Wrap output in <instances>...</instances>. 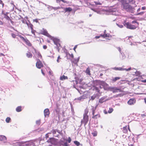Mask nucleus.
Instances as JSON below:
<instances>
[{"label":"nucleus","instance_id":"37998d69","mask_svg":"<svg viewBox=\"0 0 146 146\" xmlns=\"http://www.w3.org/2000/svg\"><path fill=\"white\" fill-rule=\"evenodd\" d=\"M104 112L105 114H107L108 112H107L106 110H105L104 111Z\"/></svg>","mask_w":146,"mask_h":146},{"label":"nucleus","instance_id":"393cba45","mask_svg":"<svg viewBox=\"0 0 146 146\" xmlns=\"http://www.w3.org/2000/svg\"><path fill=\"white\" fill-rule=\"evenodd\" d=\"M123 131L124 133H126L127 132V126H126L123 127Z\"/></svg>","mask_w":146,"mask_h":146},{"label":"nucleus","instance_id":"423d86ee","mask_svg":"<svg viewBox=\"0 0 146 146\" xmlns=\"http://www.w3.org/2000/svg\"><path fill=\"white\" fill-rule=\"evenodd\" d=\"M36 61L37 62L36 63V65L38 68L40 69L43 66V65L39 59H36Z\"/></svg>","mask_w":146,"mask_h":146},{"label":"nucleus","instance_id":"4468645a","mask_svg":"<svg viewBox=\"0 0 146 146\" xmlns=\"http://www.w3.org/2000/svg\"><path fill=\"white\" fill-rule=\"evenodd\" d=\"M107 100H105V97H103L100 98L99 100V103L102 104L104 102L106 101Z\"/></svg>","mask_w":146,"mask_h":146},{"label":"nucleus","instance_id":"f3484780","mask_svg":"<svg viewBox=\"0 0 146 146\" xmlns=\"http://www.w3.org/2000/svg\"><path fill=\"white\" fill-rule=\"evenodd\" d=\"M100 115L99 113L97 114L96 115H94L93 116L92 118L94 119H96L100 118Z\"/></svg>","mask_w":146,"mask_h":146},{"label":"nucleus","instance_id":"c756f323","mask_svg":"<svg viewBox=\"0 0 146 146\" xmlns=\"http://www.w3.org/2000/svg\"><path fill=\"white\" fill-rule=\"evenodd\" d=\"M4 5V3H3L2 1L1 0H0V7L3 8Z\"/></svg>","mask_w":146,"mask_h":146},{"label":"nucleus","instance_id":"ea45409f","mask_svg":"<svg viewBox=\"0 0 146 146\" xmlns=\"http://www.w3.org/2000/svg\"><path fill=\"white\" fill-rule=\"evenodd\" d=\"M144 12H142L140 13H139L137 14V15H142L143 14Z\"/></svg>","mask_w":146,"mask_h":146},{"label":"nucleus","instance_id":"49530a36","mask_svg":"<svg viewBox=\"0 0 146 146\" xmlns=\"http://www.w3.org/2000/svg\"><path fill=\"white\" fill-rule=\"evenodd\" d=\"M64 146H68V144L67 142H65L64 144Z\"/></svg>","mask_w":146,"mask_h":146},{"label":"nucleus","instance_id":"a878e982","mask_svg":"<svg viewBox=\"0 0 146 146\" xmlns=\"http://www.w3.org/2000/svg\"><path fill=\"white\" fill-rule=\"evenodd\" d=\"M16 110L17 111L19 112L22 111L21 107L19 106L17 107L16 109Z\"/></svg>","mask_w":146,"mask_h":146},{"label":"nucleus","instance_id":"4d7b16f0","mask_svg":"<svg viewBox=\"0 0 146 146\" xmlns=\"http://www.w3.org/2000/svg\"><path fill=\"white\" fill-rule=\"evenodd\" d=\"M49 74L50 75L52 74V72H51V71H49Z\"/></svg>","mask_w":146,"mask_h":146},{"label":"nucleus","instance_id":"cd10ccee","mask_svg":"<svg viewBox=\"0 0 146 146\" xmlns=\"http://www.w3.org/2000/svg\"><path fill=\"white\" fill-rule=\"evenodd\" d=\"M4 15L5 16L4 17L6 19L8 20H10L11 21H12L11 19L8 16L6 15L5 14H4Z\"/></svg>","mask_w":146,"mask_h":146},{"label":"nucleus","instance_id":"a211bd4d","mask_svg":"<svg viewBox=\"0 0 146 146\" xmlns=\"http://www.w3.org/2000/svg\"><path fill=\"white\" fill-rule=\"evenodd\" d=\"M6 140H7V138L5 136L3 135H0V141H5Z\"/></svg>","mask_w":146,"mask_h":146},{"label":"nucleus","instance_id":"13d9d810","mask_svg":"<svg viewBox=\"0 0 146 146\" xmlns=\"http://www.w3.org/2000/svg\"><path fill=\"white\" fill-rule=\"evenodd\" d=\"M129 146H134L133 144H131L129 145Z\"/></svg>","mask_w":146,"mask_h":146},{"label":"nucleus","instance_id":"603ef678","mask_svg":"<svg viewBox=\"0 0 146 146\" xmlns=\"http://www.w3.org/2000/svg\"><path fill=\"white\" fill-rule=\"evenodd\" d=\"M77 47V46L76 45L74 47V48H73V50L75 51V50H76V48Z\"/></svg>","mask_w":146,"mask_h":146},{"label":"nucleus","instance_id":"6ab92c4d","mask_svg":"<svg viewBox=\"0 0 146 146\" xmlns=\"http://www.w3.org/2000/svg\"><path fill=\"white\" fill-rule=\"evenodd\" d=\"M64 10L65 11V12H71L72 10V9L70 7H66L64 8Z\"/></svg>","mask_w":146,"mask_h":146},{"label":"nucleus","instance_id":"2eb2a0df","mask_svg":"<svg viewBox=\"0 0 146 146\" xmlns=\"http://www.w3.org/2000/svg\"><path fill=\"white\" fill-rule=\"evenodd\" d=\"M49 142H50L52 144H54L55 142V140L54 138H50L48 140Z\"/></svg>","mask_w":146,"mask_h":146},{"label":"nucleus","instance_id":"79ce46f5","mask_svg":"<svg viewBox=\"0 0 146 146\" xmlns=\"http://www.w3.org/2000/svg\"><path fill=\"white\" fill-rule=\"evenodd\" d=\"M43 47L44 49H46L47 48V46L46 45H44L43 46Z\"/></svg>","mask_w":146,"mask_h":146},{"label":"nucleus","instance_id":"412c9836","mask_svg":"<svg viewBox=\"0 0 146 146\" xmlns=\"http://www.w3.org/2000/svg\"><path fill=\"white\" fill-rule=\"evenodd\" d=\"M68 77L67 76H65L64 75H62L60 77V80H64L66 79H67Z\"/></svg>","mask_w":146,"mask_h":146},{"label":"nucleus","instance_id":"9d476101","mask_svg":"<svg viewBox=\"0 0 146 146\" xmlns=\"http://www.w3.org/2000/svg\"><path fill=\"white\" fill-rule=\"evenodd\" d=\"M44 113L45 117H48L50 114V111L48 109L46 108L44 110Z\"/></svg>","mask_w":146,"mask_h":146},{"label":"nucleus","instance_id":"bf43d9fd","mask_svg":"<svg viewBox=\"0 0 146 146\" xmlns=\"http://www.w3.org/2000/svg\"><path fill=\"white\" fill-rule=\"evenodd\" d=\"M143 82H146V80H145L143 81Z\"/></svg>","mask_w":146,"mask_h":146},{"label":"nucleus","instance_id":"6e6552de","mask_svg":"<svg viewBox=\"0 0 146 146\" xmlns=\"http://www.w3.org/2000/svg\"><path fill=\"white\" fill-rule=\"evenodd\" d=\"M113 69L116 70H120V71H123V70H126L127 71H128L130 70L131 69V67L129 68L128 69L124 68L122 67H115L113 68Z\"/></svg>","mask_w":146,"mask_h":146},{"label":"nucleus","instance_id":"de8ad7c7","mask_svg":"<svg viewBox=\"0 0 146 146\" xmlns=\"http://www.w3.org/2000/svg\"><path fill=\"white\" fill-rule=\"evenodd\" d=\"M3 22L0 20V25H3Z\"/></svg>","mask_w":146,"mask_h":146},{"label":"nucleus","instance_id":"680f3d73","mask_svg":"<svg viewBox=\"0 0 146 146\" xmlns=\"http://www.w3.org/2000/svg\"><path fill=\"white\" fill-rule=\"evenodd\" d=\"M12 28H13L14 30H15V29H14V27H12Z\"/></svg>","mask_w":146,"mask_h":146},{"label":"nucleus","instance_id":"20e7f679","mask_svg":"<svg viewBox=\"0 0 146 146\" xmlns=\"http://www.w3.org/2000/svg\"><path fill=\"white\" fill-rule=\"evenodd\" d=\"M89 119L88 115H83V119L81 121V124H84V125H86L88 122Z\"/></svg>","mask_w":146,"mask_h":146},{"label":"nucleus","instance_id":"6e6d98bb","mask_svg":"<svg viewBox=\"0 0 146 146\" xmlns=\"http://www.w3.org/2000/svg\"><path fill=\"white\" fill-rule=\"evenodd\" d=\"M144 100L145 104H146V98H145L144 99Z\"/></svg>","mask_w":146,"mask_h":146},{"label":"nucleus","instance_id":"7ed1b4c3","mask_svg":"<svg viewBox=\"0 0 146 146\" xmlns=\"http://www.w3.org/2000/svg\"><path fill=\"white\" fill-rule=\"evenodd\" d=\"M19 37L22 40H23L25 42L26 44L28 46H32V44L26 38H25L23 36L20 35L19 36Z\"/></svg>","mask_w":146,"mask_h":146},{"label":"nucleus","instance_id":"f03ea898","mask_svg":"<svg viewBox=\"0 0 146 146\" xmlns=\"http://www.w3.org/2000/svg\"><path fill=\"white\" fill-rule=\"evenodd\" d=\"M123 9L128 12H131L133 11L134 8L128 4H125L123 5Z\"/></svg>","mask_w":146,"mask_h":146},{"label":"nucleus","instance_id":"aec40b11","mask_svg":"<svg viewBox=\"0 0 146 146\" xmlns=\"http://www.w3.org/2000/svg\"><path fill=\"white\" fill-rule=\"evenodd\" d=\"M68 56H69V57H70L72 58H74V55L73 54H70L68 52L66 53V56L67 57V59H68Z\"/></svg>","mask_w":146,"mask_h":146},{"label":"nucleus","instance_id":"0eeeda50","mask_svg":"<svg viewBox=\"0 0 146 146\" xmlns=\"http://www.w3.org/2000/svg\"><path fill=\"white\" fill-rule=\"evenodd\" d=\"M106 31H104V34H101V37H103V38H107L106 39L110 40L111 39V36L110 35V34H106L105 33Z\"/></svg>","mask_w":146,"mask_h":146},{"label":"nucleus","instance_id":"b1692460","mask_svg":"<svg viewBox=\"0 0 146 146\" xmlns=\"http://www.w3.org/2000/svg\"><path fill=\"white\" fill-rule=\"evenodd\" d=\"M28 58H31L32 56V54L29 52H28L26 54Z\"/></svg>","mask_w":146,"mask_h":146},{"label":"nucleus","instance_id":"0e129e2a","mask_svg":"<svg viewBox=\"0 0 146 146\" xmlns=\"http://www.w3.org/2000/svg\"><path fill=\"white\" fill-rule=\"evenodd\" d=\"M143 115L144 116H145V114H143Z\"/></svg>","mask_w":146,"mask_h":146},{"label":"nucleus","instance_id":"e2e57ef3","mask_svg":"<svg viewBox=\"0 0 146 146\" xmlns=\"http://www.w3.org/2000/svg\"><path fill=\"white\" fill-rule=\"evenodd\" d=\"M56 112H57L58 113V111H57V110H56Z\"/></svg>","mask_w":146,"mask_h":146},{"label":"nucleus","instance_id":"5fc2aeb1","mask_svg":"<svg viewBox=\"0 0 146 146\" xmlns=\"http://www.w3.org/2000/svg\"><path fill=\"white\" fill-rule=\"evenodd\" d=\"M140 8H139L137 10V11L139 12L140 11Z\"/></svg>","mask_w":146,"mask_h":146},{"label":"nucleus","instance_id":"a19ab883","mask_svg":"<svg viewBox=\"0 0 146 146\" xmlns=\"http://www.w3.org/2000/svg\"><path fill=\"white\" fill-rule=\"evenodd\" d=\"M100 37H101V35H100V36H96L95 37V38H96V39H98V38H100Z\"/></svg>","mask_w":146,"mask_h":146},{"label":"nucleus","instance_id":"c85d7f7f","mask_svg":"<svg viewBox=\"0 0 146 146\" xmlns=\"http://www.w3.org/2000/svg\"><path fill=\"white\" fill-rule=\"evenodd\" d=\"M27 24L28 27L29 28H30L31 29H33V25L31 24H28V23H27Z\"/></svg>","mask_w":146,"mask_h":146},{"label":"nucleus","instance_id":"052dcab7","mask_svg":"<svg viewBox=\"0 0 146 146\" xmlns=\"http://www.w3.org/2000/svg\"><path fill=\"white\" fill-rule=\"evenodd\" d=\"M102 75H103V74H102L101 73V74H100V75L101 76H102Z\"/></svg>","mask_w":146,"mask_h":146},{"label":"nucleus","instance_id":"dca6fc26","mask_svg":"<svg viewBox=\"0 0 146 146\" xmlns=\"http://www.w3.org/2000/svg\"><path fill=\"white\" fill-rule=\"evenodd\" d=\"M97 106H96L95 107H94L93 106H91V110L92 111V114L93 116L95 115V111L96 109Z\"/></svg>","mask_w":146,"mask_h":146},{"label":"nucleus","instance_id":"39448f33","mask_svg":"<svg viewBox=\"0 0 146 146\" xmlns=\"http://www.w3.org/2000/svg\"><path fill=\"white\" fill-rule=\"evenodd\" d=\"M110 90L113 92V93L117 92H121L122 91L120 89L117 88L116 87H110L109 88Z\"/></svg>","mask_w":146,"mask_h":146},{"label":"nucleus","instance_id":"1a4fd4ad","mask_svg":"<svg viewBox=\"0 0 146 146\" xmlns=\"http://www.w3.org/2000/svg\"><path fill=\"white\" fill-rule=\"evenodd\" d=\"M41 34L48 37H49L50 36L47 32V31L44 29H43L41 30Z\"/></svg>","mask_w":146,"mask_h":146},{"label":"nucleus","instance_id":"4be33fe9","mask_svg":"<svg viewBox=\"0 0 146 146\" xmlns=\"http://www.w3.org/2000/svg\"><path fill=\"white\" fill-rule=\"evenodd\" d=\"M86 73L89 75H90V69L89 68H88L86 70Z\"/></svg>","mask_w":146,"mask_h":146},{"label":"nucleus","instance_id":"3c124183","mask_svg":"<svg viewBox=\"0 0 146 146\" xmlns=\"http://www.w3.org/2000/svg\"><path fill=\"white\" fill-rule=\"evenodd\" d=\"M5 56V55L4 54L2 53H0V56Z\"/></svg>","mask_w":146,"mask_h":146},{"label":"nucleus","instance_id":"c03bdc74","mask_svg":"<svg viewBox=\"0 0 146 146\" xmlns=\"http://www.w3.org/2000/svg\"><path fill=\"white\" fill-rule=\"evenodd\" d=\"M96 90L98 92H99L100 91V90H99L98 88L97 87H96L95 88Z\"/></svg>","mask_w":146,"mask_h":146},{"label":"nucleus","instance_id":"a18cd8bd","mask_svg":"<svg viewBox=\"0 0 146 146\" xmlns=\"http://www.w3.org/2000/svg\"><path fill=\"white\" fill-rule=\"evenodd\" d=\"M117 25L120 28H122L123 27V26L122 25Z\"/></svg>","mask_w":146,"mask_h":146},{"label":"nucleus","instance_id":"f257e3e1","mask_svg":"<svg viewBox=\"0 0 146 146\" xmlns=\"http://www.w3.org/2000/svg\"><path fill=\"white\" fill-rule=\"evenodd\" d=\"M125 26L128 29H136L138 25V23L136 21H133L131 23L129 22L125 23L124 24Z\"/></svg>","mask_w":146,"mask_h":146},{"label":"nucleus","instance_id":"5701e85b","mask_svg":"<svg viewBox=\"0 0 146 146\" xmlns=\"http://www.w3.org/2000/svg\"><path fill=\"white\" fill-rule=\"evenodd\" d=\"M84 112L83 115H88V114L89 112V110L88 108H86L84 110Z\"/></svg>","mask_w":146,"mask_h":146},{"label":"nucleus","instance_id":"8fccbe9b","mask_svg":"<svg viewBox=\"0 0 146 146\" xmlns=\"http://www.w3.org/2000/svg\"><path fill=\"white\" fill-rule=\"evenodd\" d=\"M41 72H42V74L43 75H45V74L44 73V72H43L42 69H41Z\"/></svg>","mask_w":146,"mask_h":146},{"label":"nucleus","instance_id":"f704fd0d","mask_svg":"<svg viewBox=\"0 0 146 146\" xmlns=\"http://www.w3.org/2000/svg\"><path fill=\"white\" fill-rule=\"evenodd\" d=\"M96 95L94 94L91 96V99L92 100H94L95 99V98H96Z\"/></svg>","mask_w":146,"mask_h":146},{"label":"nucleus","instance_id":"ddd939ff","mask_svg":"<svg viewBox=\"0 0 146 146\" xmlns=\"http://www.w3.org/2000/svg\"><path fill=\"white\" fill-rule=\"evenodd\" d=\"M32 48L34 49V50L35 52L37 54V57L40 58V59H42V56L41 54H40V53L39 52H37L36 49L35 48H34L33 46H32Z\"/></svg>","mask_w":146,"mask_h":146},{"label":"nucleus","instance_id":"9b49d317","mask_svg":"<svg viewBox=\"0 0 146 146\" xmlns=\"http://www.w3.org/2000/svg\"><path fill=\"white\" fill-rule=\"evenodd\" d=\"M53 41L54 44L58 47H59L60 46V41L59 39L54 38L53 40Z\"/></svg>","mask_w":146,"mask_h":146},{"label":"nucleus","instance_id":"c9c22d12","mask_svg":"<svg viewBox=\"0 0 146 146\" xmlns=\"http://www.w3.org/2000/svg\"><path fill=\"white\" fill-rule=\"evenodd\" d=\"M31 33L32 34H33L34 35H35V31L33 29H31Z\"/></svg>","mask_w":146,"mask_h":146},{"label":"nucleus","instance_id":"7c9ffc66","mask_svg":"<svg viewBox=\"0 0 146 146\" xmlns=\"http://www.w3.org/2000/svg\"><path fill=\"white\" fill-rule=\"evenodd\" d=\"M92 134L94 137H96L97 135V132L96 131H95L92 132Z\"/></svg>","mask_w":146,"mask_h":146},{"label":"nucleus","instance_id":"09e8293b","mask_svg":"<svg viewBox=\"0 0 146 146\" xmlns=\"http://www.w3.org/2000/svg\"><path fill=\"white\" fill-rule=\"evenodd\" d=\"M142 9L143 10H145L146 9V7H142Z\"/></svg>","mask_w":146,"mask_h":146},{"label":"nucleus","instance_id":"f8f14e48","mask_svg":"<svg viewBox=\"0 0 146 146\" xmlns=\"http://www.w3.org/2000/svg\"><path fill=\"white\" fill-rule=\"evenodd\" d=\"M135 100L133 99H130L128 101V104L130 105H133L135 103Z\"/></svg>","mask_w":146,"mask_h":146},{"label":"nucleus","instance_id":"473e14b6","mask_svg":"<svg viewBox=\"0 0 146 146\" xmlns=\"http://www.w3.org/2000/svg\"><path fill=\"white\" fill-rule=\"evenodd\" d=\"M113 110L112 108H110L109 110L108 111V112L109 113H111L113 111Z\"/></svg>","mask_w":146,"mask_h":146},{"label":"nucleus","instance_id":"864d4df0","mask_svg":"<svg viewBox=\"0 0 146 146\" xmlns=\"http://www.w3.org/2000/svg\"><path fill=\"white\" fill-rule=\"evenodd\" d=\"M128 128L129 131L131 132V131L130 129L129 128V125H128Z\"/></svg>","mask_w":146,"mask_h":146},{"label":"nucleus","instance_id":"4c0bfd02","mask_svg":"<svg viewBox=\"0 0 146 146\" xmlns=\"http://www.w3.org/2000/svg\"><path fill=\"white\" fill-rule=\"evenodd\" d=\"M60 59H61V58H60V56H59L58 57V58H57V62H59V60Z\"/></svg>","mask_w":146,"mask_h":146},{"label":"nucleus","instance_id":"bb28decb","mask_svg":"<svg viewBox=\"0 0 146 146\" xmlns=\"http://www.w3.org/2000/svg\"><path fill=\"white\" fill-rule=\"evenodd\" d=\"M120 78L119 77H116L115 78H113L112 80V81L114 82H116L117 80H119L120 79Z\"/></svg>","mask_w":146,"mask_h":146},{"label":"nucleus","instance_id":"72a5a7b5","mask_svg":"<svg viewBox=\"0 0 146 146\" xmlns=\"http://www.w3.org/2000/svg\"><path fill=\"white\" fill-rule=\"evenodd\" d=\"M11 118L9 117H7L6 119V121L7 123H8L10 122L11 120Z\"/></svg>","mask_w":146,"mask_h":146},{"label":"nucleus","instance_id":"e433bc0d","mask_svg":"<svg viewBox=\"0 0 146 146\" xmlns=\"http://www.w3.org/2000/svg\"><path fill=\"white\" fill-rule=\"evenodd\" d=\"M11 36H12L13 38H16V35L14 33H12L11 34Z\"/></svg>","mask_w":146,"mask_h":146},{"label":"nucleus","instance_id":"2f4dec72","mask_svg":"<svg viewBox=\"0 0 146 146\" xmlns=\"http://www.w3.org/2000/svg\"><path fill=\"white\" fill-rule=\"evenodd\" d=\"M74 143L77 146H78L80 145V142L76 141H74Z\"/></svg>","mask_w":146,"mask_h":146},{"label":"nucleus","instance_id":"58836bf2","mask_svg":"<svg viewBox=\"0 0 146 146\" xmlns=\"http://www.w3.org/2000/svg\"><path fill=\"white\" fill-rule=\"evenodd\" d=\"M67 141H68V143H70L71 141V139L70 137H68V139Z\"/></svg>","mask_w":146,"mask_h":146}]
</instances>
